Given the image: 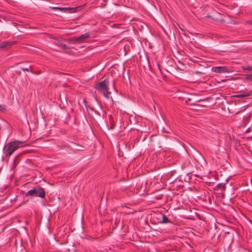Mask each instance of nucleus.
<instances>
[{"label": "nucleus", "instance_id": "nucleus-26", "mask_svg": "<svg viewBox=\"0 0 252 252\" xmlns=\"http://www.w3.org/2000/svg\"><path fill=\"white\" fill-rule=\"evenodd\" d=\"M13 24L15 26H17V25H18V24H17V23H13ZM18 26H21V27H23V26H22V25H18Z\"/></svg>", "mask_w": 252, "mask_h": 252}, {"label": "nucleus", "instance_id": "nucleus-12", "mask_svg": "<svg viewBox=\"0 0 252 252\" xmlns=\"http://www.w3.org/2000/svg\"><path fill=\"white\" fill-rule=\"evenodd\" d=\"M161 217H162V220L161 221V223H166L170 222L169 219L165 215L162 214L161 215Z\"/></svg>", "mask_w": 252, "mask_h": 252}, {"label": "nucleus", "instance_id": "nucleus-1", "mask_svg": "<svg viewBox=\"0 0 252 252\" xmlns=\"http://www.w3.org/2000/svg\"><path fill=\"white\" fill-rule=\"evenodd\" d=\"M23 142L14 140L7 143L3 148V153L5 158H9L13 153L22 146Z\"/></svg>", "mask_w": 252, "mask_h": 252}, {"label": "nucleus", "instance_id": "nucleus-18", "mask_svg": "<svg viewBox=\"0 0 252 252\" xmlns=\"http://www.w3.org/2000/svg\"><path fill=\"white\" fill-rule=\"evenodd\" d=\"M84 103H85V104L86 108V109H87V110L89 108L90 109H91V110H93V111H94V108H93V107H90V106H88V105H87V101H86V100H84Z\"/></svg>", "mask_w": 252, "mask_h": 252}, {"label": "nucleus", "instance_id": "nucleus-6", "mask_svg": "<svg viewBox=\"0 0 252 252\" xmlns=\"http://www.w3.org/2000/svg\"><path fill=\"white\" fill-rule=\"evenodd\" d=\"M16 41H2L0 42V49H7L10 47L12 45L16 44Z\"/></svg>", "mask_w": 252, "mask_h": 252}, {"label": "nucleus", "instance_id": "nucleus-14", "mask_svg": "<svg viewBox=\"0 0 252 252\" xmlns=\"http://www.w3.org/2000/svg\"><path fill=\"white\" fill-rule=\"evenodd\" d=\"M217 188H219L221 189H225V184L220 183L218 184L216 187Z\"/></svg>", "mask_w": 252, "mask_h": 252}, {"label": "nucleus", "instance_id": "nucleus-19", "mask_svg": "<svg viewBox=\"0 0 252 252\" xmlns=\"http://www.w3.org/2000/svg\"><path fill=\"white\" fill-rule=\"evenodd\" d=\"M32 66H30V71H31V72L32 73H33V74H37V75H38V74H40V73H41V71H38V72H34V71L32 70Z\"/></svg>", "mask_w": 252, "mask_h": 252}, {"label": "nucleus", "instance_id": "nucleus-16", "mask_svg": "<svg viewBox=\"0 0 252 252\" xmlns=\"http://www.w3.org/2000/svg\"><path fill=\"white\" fill-rule=\"evenodd\" d=\"M245 79L247 81H252V74L246 75Z\"/></svg>", "mask_w": 252, "mask_h": 252}, {"label": "nucleus", "instance_id": "nucleus-22", "mask_svg": "<svg viewBox=\"0 0 252 252\" xmlns=\"http://www.w3.org/2000/svg\"><path fill=\"white\" fill-rule=\"evenodd\" d=\"M30 68H22V70L24 71H29Z\"/></svg>", "mask_w": 252, "mask_h": 252}, {"label": "nucleus", "instance_id": "nucleus-7", "mask_svg": "<svg viewBox=\"0 0 252 252\" xmlns=\"http://www.w3.org/2000/svg\"><path fill=\"white\" fill-rule=\"evenodd\" d=\"M240 93V94H236L234 96L237 98H244L252 95V90L249 91L248 92H241Z\"/></svg>", "mask_w": 252, "mask_h": 252}, {"label": "nucleus", "instance_id": "nucleus-24", "mask_svg": "<svg viewBox=\"0 0 252 252\" xmlns=\"http://www.w3.org/2000/svg\"><path fill=\"white\" fill-rule=\"evenodd\" d=\"M247 23L248 24L252 25V19L247 21Z\"/></svg>", "mask_w": 252, "mask_h": 252}, {"label": "nucleus", "instance_id": "nucleus-17", "mask_svg": "<svg viewBox=\"0 0 252 252\" xmlns=\"http://www.w3.org/2000/svg\"><path fill=\"white\" fill-rule=\"evenodd\" d=\"M243 69H245V70H248L249 71H251L252 70V66H243Z\"/></svg>", "mask_w": 252, "mask_h": 252}, {"label": "nucleus", "instance_id": "nucleus-23", "mask_svg": "<svg viewBox=\"0 0 252 252\" xmlns=\"http://www.w3.org/2000/svg\"><path fill=\"white\" fill-rule=\"evenodd\" d=\"M4 109H5L4 106L3 105H2L0 104V111H2V110H3Z\"/></svg>", "mask_w": 252, "mask_h": 252}, {"label": "nucleus", "instance_id": "nucleus-9", "mask_svg": "<svg viewBox=\"0 0 252 252\" xmlns=\"http://www.w3.org/2000/svg\"><path fill=\"white\" fill-rule=\"evenodd\" d=\"M80 9L81 8L80 6H77L75 7H65V12L75 13L77 12L78 10Z\"/></svg>", "mask_w": 252, "mask_h": 252}, {"label": "nucleus", "instance_id": "nucleus-25", "mask_svg": "<svg viewBox=\"0 0 252 252\" xmlns=\"http://www.w3.org/2000/svg\"><path fill=\"white\" fill-rule=\"evenodd\" d=\"M157 65L158 66V69L159 70L160 72H161V68L160 66V64L159 63H157Z\"/></svg>", "mask_w": 252, "mask_h": 252}, {"label": "nucleus", "instance_id": "nucleus-11", "mask_svg": "<svg viewBox=\"0 0 252 252\" xmlns=\"http://www.w3.org/2000/svg\"><path fill=\"white\" fill-rule=\"evenodd\" d=\"M102 93L105 98L107 99L110 98L112 101L113 102V99L112 97L110 96L111 92L109 91V90H105Z\"/></svg>", "mask_w": 252, "mask_h": 252}, {"label": "nucleus", "instance_id": "nucleus-20", "mask_svg": "<svg viewBox=\"0 0 252 252\" xmlns=\"http://www.w3.org/2000/svg\"><path fill=\"white\" fill-rule=\"evenodd\" d=\"M60 45H61V46H62L63 48V49H68V47L66 45V44L63 43H60Z\"/></svg>", "mask_w": 252, "mask_h": 252}, {"label": "nucleus", "instance_id": "nucleus-8", "mask_svg": "<svg viewBox=\"0 0 252 252\" xmlns=\"http://www.w3.org/2000/svg\"><path fill=\"white\" fill-rule=\"evenodd\" d=\"M183 169H187V174H189L190 172V168L192 165L189 160H186L181 166Z\"/></svg>", "mask_w": 252, "mask_h": 252}, {"label": "nucleus", "instance_id": "nucleus-21", "mask_svg": "<svg viewBox=\"0 0 252 252\" xmlns=\"http://www.w3.org/2000/svg\"><path fill=\"white\" fill-rule=\"evenodd\" d=\"M192 74H202L203 73L200 71H194L192 73Z\"/></svg>", "mask_w": 252, "mask_h": 252}, {"label": "nucleus", "instance_id": "nucleus-3", "mask_svg": "<svg viewBox=\"0 0 252 252\" xmlns=\"http://www.w3.org/2000/svg\"><path fill=\"white\" fill-rule=\"evenodd\" d=\"M94 88L101 93L105 90H109V79L106 78L103 81L95 84L94 86Z\"/></svg>", "mask_w": 252, "mask_h": 252}, {"label": "nucleus", "instance_id": "nucleus-4", "mask_svg": "<svg viewBox=\"0 0 252 252\" xmlns=\"http://www.w3.org/2000/svg\"><path fill=\"white\" fill-rule=\"evenodd\" d=\"M90 37V34L89 33H86L85 34H81L78 37H73L71 38V41L73 43H82L84 42L85 40Z\"/></svg>", "mask_w": 252, "mask_h": 252}, {"label": "nucleus", "instance_id": "nucleus-10", "mask_svg": "<svg viewBox=\"0 0 252 252\" xmlns=\"http://www.w3.org/2000/svg\"><path fill=\"white\" fill-rule=\"evenodd\" d=\"M208 98L204 99H197L195 98L193 95L190 96V97L188 98L187 101H190L192 100H194L195 102H199L202 101L208 100Z\"/></svg>", "mask_w": 252, "mask_h": 252}, {"label": "nucleus", "instance_id": "nucleus-13", "mask_svg": "<svg viewBox=\"0 0 252 252\" xmlns=\"http://www.w3.org/2000/svg\"><path fill=\"white\" fill-rule=\"evenodd\" d=\"M50 8L53 10H59L61 11L65 12V7H50Z\"/></svg>", "mask_w": 252, "mask_h": 252}, {"label": "nucleus", "instance_id": "nucleus-5", "mask_svg": "<svg viewBox=\"0 0 252 252\" xmlns=\"http://www.w3.org/2000/svg\"><path fill=\"white\" fill-rule=\"evenodd\" d=\"M212 70L219 73H228L230 72V69L226 66H214L212 67Z\"/></svg>", "mask_w": 252, "mask_h": 252}, {"label": "nucleus", "instance_id": "nucleus-15", "mask_svg": "<svg viewBox=\"0 0 252 252\" xmlns=\"http://www.w3.org/2000/svg\"><path fill=\"white\" fill-rule=\"evenodd\" d=\"M74 145V148L76 150H79V151H81L82 150V147L81 146H79L78 145H77V144L75 143H72Z\"/></svg>", "mask_w": 252, "mask_h": 252}, {"label": "nucleus", "instance_id": "nucleus-2", "mask_svg": "<svg viewBox=\"0 0 252 252\" xmlns=\"http://www.w3.org/2000/svg\"><path fill=\"white\" fill-rule=\"evenodd\" d=\"M45 195L44 189L39 186L35 187L32 189L29 190L26 194L27 196L39 197L41 198H44Z\"/></svg>", "mask_w": 252, "mask_h": 252}, {"label": "nucleus", "instance_id": "nucleus-27", "mask_svg": "<svg viewBox=\"0 0 252 252\" xmlns=\"http://www.w3.org/2000/svg\"><path fill=\"white\" fill-rule=\"evenodd\" d=\"M206 17H210V16H209V15H208V16H207Z\"/></svg>", "mask_w": 252, "mask_h": 252}]
</instances>
